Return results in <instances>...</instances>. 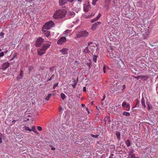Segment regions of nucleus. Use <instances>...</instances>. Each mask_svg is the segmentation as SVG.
Instances as JSON below:
<instances>
[{
	"instance_id": "nucleus-61",
	"label": "nucleus",
	"mask_w": 158,
	"mask_h": 158,
	"mask_svg": "<svg viewBox=\"0 0 158 158\" xmlns=\"http://www.w3.org/2000/svg\"><path fill=\"white\" fill-rule=\"evenodd\" d=\"M52 149L53 150H55V148H52Z\"/></svg>"
},
{
	"instance_id": "nucleus-50",
	"label": "nucleus",
	"mask_w": 158,
	"mask_h": 158,
	"mask_svg": "<svg viewBox=\"0 0 158 158\" xmlns=\"http://www.w3.org/2000/svg\"><path fill=\"white\" fill-rule=\"evenodd\" d=\"M103 72H104V73H106L105 66H104V67L103 68Z\"/></svg>"
},
{
	"instance_id": "nucleus-8",
	"label": "nucleus",
	"mask_w": 158,
	"mask_h": 158,
	"mask_svg": "<svg viewBox=\"0 0 158 158\" xmlns=\"http://www.w3.org/2000/svg\"><path fill=\"white\" fill-rule=\"evenodd\" d=\"M122 107L125 108L126 110L127 111H129L130 110V104H127L125 101H124L122 103Z\"/></svg>"
},
{
	"instance_id": "nucleus-55",
	"label": "nucleus",
	"mask_w": 158,
	"mask_h": 158,
	"mask_svg": "<svg viewBox=\"0 0 158 158\" xmlns=\"http://www.w3.org/2000/svg\"><path fill=\"white\" fill-rule=\"evenodd\" d=\"M62 109V108L61 107H60L59 108V111H60Z\"/></svg>"
},
{
	"instance_id": "nucleus-58",
	"label": "nucleus",
	"mask_w": 158,
	"mask_h": 158,
	"mask_svg": "<svg viewBox=\"0 0 158 158\" xmlns=\"http://www.w3.org/2000/svg\"><path fill=\"white\" fill-rule=\"evenodd\" d=\"M82 0H78V2H82Z\"/></svg>"
},
{
	"instance_id": "nucleus-59",
	"label": "nucleus",
	"mask_w": 158,
	"mask_h": 158,
	"mask_svg": "<svg viewBox=\"0 0 158 158\" xmlns=\"http://www.w3.org/2000/svg\"><path fill=\"white\" fill-rule=\"evenodd\" d=\"M14 57L13 59H14L15 58V57L16 56V53H15L14 54Z\"/></svg>"
},
{
	"instance_id": "nucleus-46",
	"label": "nucleus",
	"mask_w": 158,
	"mask_h": 158,
	"mask_svg": "<svg viewBox=\"0 0 158 158\" xmlns=\"http://www.w3.org/2000/svg\"><path fill=\"white\" fill-rule=\"evenodd\" d=\"M131 158H139L138 157H136L135 154L131 156Z\"/></svg>"
},
{
	"instance_id": "nucleus-28",
	"label": "nucleus",
	"mask_w": 158,
	"mask_h": 158,
	"mask_svg": "<svg viewBox=\"0 0 158 158\" xmlns=\"http://www.w3.org/2000/svg\"><path fill=\"white\" fill-rule=\"evenodd\" d=\"M24 130H25V131H31V129H30L28 127H24Z\"/></svg>"
},
{
	"instance_id": "nucleus-7",
	"label": "nucleus",
	"mask_w": 158,
	"mask_h": 158,
	"mask_svg": "<svg viewBox=\"0 0 158 158\" xmlns=\"http://www.w3.org/2000/svg\"><path fill=\"white\" fill-rule=\"evenodd\" d=\"M91 9L90 5L88 2L86 3L84 5L83 10L84 11L87 12L90 10Z\"/></svg>"
},
{
	"instance_id": "nucleus-35",
	"label": "nucleus",
	"mask_w": 158,
	"mask_h": 158,
	"mask_svg": "<svg viewBox=\"0 0 158 158\" xmlns=\"http://www.w3.org/2000/svg\"><path fill=\"white\" fill-rule=\"evenodd\" d=\"M89 51L88 50V47H86L84 50V52H88Z\"/></svg>"
},
{
	"instance_id": "nucleus-5",
	"label": "nucleus",
	"mask_w": 158,
	"mask_h": 158,
	"mask_svg": "<svg viewBox=\"0 0 158 158\" xmlns=\"http://www.w3.org/2000/svg\"><path fill=\"white\" fill-rule=\"evenodd\" d=\"M44 41V39L40 37L37 38L35 43L36 46L37 47L40 46L42 44Z\"/></svg>"
},
{
	"instance_id": "nucleus-19",
	"label": "nucleus",
	"mask_w": 158,
	"mask_h": 158,
	"mask_svg": "<svg viewBox=\"0 0 158 158\" xmlns=\"http://www.w3.org/2000/svg\"><path fill=\"white\" fill-rule=\"evenodd\" d=\"M116 135L118 140H120L121 139V135L120 133L118 132H116Z\"/></svg>"
},
{
	"instance_id": "nucleus-40",
	"label": "nucleus",
	"mask_w": 158,
	"mask_h": 158,
	"mask_svg": "<svg viewBox=\"0 0 158 158\" xmlns=\"http://www.w3.org/2000/svg\"><path fill=\"white\" fill-rule=\"evenodd\" d=\"M58 85V83H56V84H54V85L53 86V89H55V88L56 87H57V86Z\"/></svg>"
},
{
	"instance_id": "nucleus-43",
	"label": "nucleus",
	"mask_w": 158,
	"mask_h": 158,
	"mask_svg": "<svg viewBox=\"0 0 158 158\" xmlns=\"http://www.w3.org/2000/svg\"><path fill=\"white\" fill-rule=\"evenodd\" d=\"M95 15V13H92L89 16H88V18H90L91 17H92L94 16Z\"/></svg>"
},
{
	"instance_id": "nucleus-2",
	"label": "nucleus",
	"mask_w": 158,
	"mask_h": 158,
	"mask_svg": "<svg viewBox=\"0 0 158 158\" xmlns=\"http://www.w3.org/2000/svg\"><path fill=\"white\" fill-rule=\"evenodd\" d=\"M51 44V43L48 41L47 43L43 44L41 48L38 49V55L40 56L45 54L46 50L50 47Z\"/></svg>"
},
{
	"instance_id": "nucleus-13",
	"label": "nucleus",
	"mask_w": 158,
	"mask_h": 158,
	"mask_svg": "<svg viewBox=\"0 0 158 158\" xmlns=\"http://www.w3.org/2000/svg\"><path fill=\"white\" fill-rule=\"evenodd\" d=\"M68 2V0H59V4L61 6L65 4Z\"/></svg>"
},
{
	"instance_id": "nucleus-9",
	"label": "nucleus",
	"mask_w": 158,
	"mask_h": 158,
	"mask_svg": "<svg viewBox=\"0 0 158 158\" xmlns=\"http://www.w3.org/2000/svg\"><path fill=\"white\" fill-rule=\"evenodd\" d=\"M66 39L65 37H61L57 41V44H62L66 41Z\"/></svg>"
},
{
	"instance_id": "nucleus-26",
	"label": "nucleus",
	"mask_w": 158,
	"mask_h": 158,
	"mask_svg": "<svg viewBox=\"0 0 158 158\" xmlns=\"http://www.w3.org/2000/svg\"><path fill=\"white\" fill-rule=\"evenodd\" d=\"M134 150L132 149H131L129 152V155L131 157V156L135 154L133 153Z\"/></svg>"
},
{
	"instance_id": "nucleus-14",
	"label": "nucleus",
	"mask_w": 158,
	"mask_h": 158,
	"mask_svg": "<svg viewBox=\"0 0 158 158\" xmlns=\"http://www.w3.org/2000/svg\"><path fill=\"white\" fill-rule=\"evenodd\" d=\"M71 30L69 29L63 32V34L65 36H67L68 35L71 33Z\"/></svg>"
},
{
	"instance_id": "nucleus-57",
	"label": "nucleus",
	"mask_w": 158,
	"mask_h": 158,
	"mask_svg": "<svg viewBox=\"0 0 158 158\" xmlns=\"http://www.w3.org/2000/svg\"><path fill=\"white\" fill-rule=\"evenodd\" d=\"M114 154H112H112H110V156H111V157H112V156H114Z\"/></svg>"
},
{
	"instance_id": "nucleus-63",
	"label": "nucleus",
	"mask_w": 158,
	"mask_h": 158,
	"mask_svg": "<svg viewBox=\"0 0 158 158\" xmlns=\"http://www.w3.org/2000/svg\"><path fill=\"white\" fill-rule=\"evenodd\" d=\"M109 158H114L111 156H110Z\"/></svg>"
},
{
	"instance_id": "nucleus-31",
	"label": "nucleus",
	"mask_w": 158,
	"mask_h": 158,
	"mask_svg": "<svg viewBox=\"0 0 158 158\" xmlns=\"http://www.w3.org/2000/svg\"><path fill=\"white\" fill-rule=\"evenodd\" d=\"M60 95L62 99L63 100L64 99L65 97V95L64 93H62Z\"/></svg>"
},
{
	"instance_id": "nucleus-22",
	"label": "nucleus",
	"mask_w": 158,
	"mask_h": 158,
	"mask_svg": "<svg viewBox=\"0 0 158 158\" xmlns=\"http://www.w3.org/2000/svg\"><path fill=\"white\" fill-rule=\"evenodd\" d=\"M137 5L139 7H141L143 6L142 2L141 1L137 2Z\"/></svg>"
},
{
	"instance_id": "nucleus-39",
	"label": "nucleus",
	"mask_w": 158,
	"mask_h": 158,
	"mask_svg": "<svg viewBox=\"0 0 158 158\" xmlns=\"http://www.w3.org/2000/svg\"><path fill=\"white\" fill-rule=\"evenodd\" d=\"M37 129L38 131H41L42 130V128L40 126H38L37 127Z\"/></svg>"
},
{
	"instance_id": "nucleus-51",
	"label": "nucleus",
	"mask_w": 158,
	"mask_h": 158,
	"mask_svg": "<svg viewBox=\"0 0 158 158\" xmlns=\"http://www.w3.org/2000/svg\"><path fill=\"white\" fill-rule=\"evenodd\" d=\"M86 90V88L85 87H83V91H85Z\"/></svg>"
},
{
	"instance_id": "nucleus-20",
	"label": "nucleus",
	"mask_w": 158,
	"mask_h": 158,
	"mask_svg": "<svg viewBox=\"0 0 158 158\" xmlns=\"http://www.w3.org/2000/svg\"><path fill=\"white\" fill-rule=\"evenodd\" d=\"M146 104L148 106L147 109L148 110H149L152 108V106L148 102H146Z\"/></svg>"
},
{
	"instance_id": "nucleus-42",
	"label": "nucleus",
	"mask_w": 158,
	"mask_h": 158,
	"mask_svg": "<svg viewBox=\"0 0 158 158\" xmlns=\"http://www.w3.org/2000/svg\"><path fill=\"white\" fill-rule=\"evenodd\" d=\"M4 53L3 52H2L0 53V57H2L4 56Z\"/></svg>"
},
{
	"instance_id": "nucleus-33",
	"label": "nucleus",
	"mask_w": 158,
	"mask_h": 158,
	"mask_svg": "<svg viewBox=\"0 0 158 158\" xmlns=\"http://www.w3.org/2000/svg\"><path fill=\"white\" fill-rule=\"evenodd\" d=\"M101 16V14L100 13H99L98 15L97 16L96 18H95V20H98L99 19Z\"/></svg>"
},
{
	"instance_id": "nucleus-60",
	"label": "nucleus",
	"mask_w": 158,
	"mask_h": 158,
	"mask_svg": "<svg viewBox=\"0 0 158 158\" xmlns=\"http://www.w3.org/2000/svg\"><path fill=\"white\" fill-rule=\"evenodd\" d=\"M81 106L82 107H84L85 106V105L84 104H81Z\"/></svg>"
},
{
	"instance_id": "nucleus-16",
	"label": "nucleus",
	"mask_w": 158,
	"mask_h": 158,
	"mask_svg": "<svg viewBox=\"0 0 158 158\" xmlns=\"http://www.w3.org/2000/svg\"><path fill=\"white\" fill-rule=\"evenodd\" d=\"M23 75V73L22 70H20V73L19 75L17 76V78L18 80L22 79Z\"/></svg>"
},
{
	"instance_id": "nucleus-18",
	"label": "nucleus",
	"mask_w": 158,
	"mask_h": 158,
	"mask_svg": "<svg viewBox=\"0 0 158 158\" xmlns=\"http://www.w3.org/2000/svg\"><path fill=\"white\" fill-rule=\"evenodd\" d=\"M141 104L143 106V108H145L146 107V106L145 105V100L144 98L143 97L141 99Z\"/></svg>"
},
{
	"instance_id": "nucleus-34",
	"label": "nucleus",
	"mask_w": 158,
	"mask_h": 158,
	"mask_svg": "<svg viewBox=\"0 0 158 158\" xmlns=\"http://www.w3.org/2000/svg\"><path fill=\"white\" fill-rule=\"evenodd\" d=\"M98 1V0H93L92 2V4L94 6H95L97 2Z\"/></svg>"
},
{
	"instance_id": "nucleus-29",
	"label": "nucleus",
	"mask_w": 158,
	"mask_h": 158,
	"mask_svg": "<svg viewBox=\"0 0 158 158\" xmlns=\"http://www.w3.org/2000/svg\"><path fill=\"white\" fill-rule=\"evenodd\" d=\"M139 101L137 100L136 102V105L133 107V108H135L136 107H138L139 106Z\"/></svg>"
},
{
	"instance_id": "nucleus-11",
	"label": "nucleus",
	"mask_w": 158,
	"mask_h": 158,
	"mask_svg": "<svg viewBox=\"0 0 158 158\" xmlns=\"http://www.w3.org/2000/svg\"><path fill=\"white\" fill-rule=\"evenodd\" d=\"M9 63L6 62L3 64L1 66V68L3 69V70H4L9 67Z\"/></svg>"
},
{
	"instance_id": "nucleus-12",
	"label": "nucleus",
	"mask_w": 158,
	"mask_h": 158,
	"mask_svg": "<svg viewBox=\"0 0 158 158\" xmlns=\"http://www.w3.org/2000/svg\"><path fill=\"white\" fill-rule=\"evenodd\" d=\"M68 50L69 49L68 48H63L60 50V52L63 55H67Z\"/></svg>"
},
{
	"instance_id": "nucleus-48",
	"label": "nucleus",
	"mask_w": 158,
	"mask_h": 158,
	"mask_svg": "<svg viewBox=\"0 0 158 158\" xmlns=\"http://www.w3.org/2000/svg\"><path fill=\"white\" fill-rule=\"evenodd\" d=\"M97 21V20H95V19H92L91 20V22L92 23H93V22H94V21Z\"/></svg>"
},
{
	"instance_id": "nucleus-36",
	"label": "nucleus",
	"mask_w": 158,
	"mask_h": 158,
	"mask_svg": "<svg viewBox=\"0 0 158 158\" xmlns=\"http://www.w3.org/2000/svg\"><path fill=\"white\" fill-rule=\"evenodd\" d=\"M91 44H93V43L92 42H89L88 43V46H90V47H92L94 46V44H93V45L92 46H90Z\"/></svg>"
},
{
	"instance_id": "nucleus-52",
	"label": "nucleus",
	"mask_w": 158,
	"mask_h": 158,
	"mask_svg": "<svg viewBox=\"0 0 158 158\" xmlns=\"http://www.w3.org/2000/svg\"><path fill=\"white\" fill-rule=\"evenodd\" d=\"M74 0H68V1H69L70 2H72Z\"/></svg>"
},
{
	"instance_id": "nucleus-45",
	"label": "nucleus",
	"mask_w": 158,
	"mask_h": 158,
	"mask_svg": "<svg viewBox=\"0 0 158 158\" xmlns=\"http://www.w3.org/2000/svg\"><path fill=\"white\" fill-rule=\"evenodd\" d=\"M4 35V33L2 32H1L0 34L1 37H3Z\"/></svg>"
},
{
	"instance_id": "nucleus-62",
	"label": "nucleus",
	"mask_w": 158,
	"mask_h": 158,
	"mask_svg": "<svg viewBox=\"0 0 158 158\" xmlns=\"http://www.w3.org/2000/svg\"><path fill=\"white\" fill-rule=\"evenodd\" d=\"M125 85H123V88H125Z\"/></svg>"
},
{
	"instance_id": "nucleus-27",
	"label": "nucleus",
	"mask_w": 158,
	"mask_h": 158,
	"mask_svg": "<svg viewBox=\"0 0 158 158\" xmlns=\"http://www.w3.org/2000/svg\"><path fill=\"white\" fill-rule=\"evenodd\" d=\"M97 57L98 56L95 55H94L93 56V61L95 63H96L97 62Z\"/></svg>"
},
{
	"instance_id": "nucleus-37",
	"label": "nucleus",
	"mask_w": 158,
	"mask_h": 158,
	"mask_svg": "<svg viewBox=\"0 0 158 158\" xmlns=\"http://www.w3.org/2000/svg\"><path fill=\"white\" fill-rule=\"evenodd\" d=\"M54 74L52 75V76H51V77L48 80V81H51L52 79L53 78H54Z\"/></svg>"
},
{
	"instance_id": "nucleus-41",
	"label": "nucleus",
	"mask_w": 158,
	"mask_h": 158,
	"mask_svg": "<svg viewBox=\"0 0 158 158\" xmlns=\"http://www.w3.org/2000/svg\"><path fill=\"white\" fill-rule=\"evenodd\" d=\"M54 67H51L49 69L51 71L53 72L54 71Z\"/></svg>"
},
{
	"instance_id": "nucleus-21",
	"label": "nucleus",
	"mask_w": 158,
	"mask_h": 158,
	"mask_svg": "<svg viewBox=\"0 0 158 158\" xmlns=\"http://www.w3.org/2000/svg\"><path fill=\"white\" fill-rule=\"evenodd\" d=\"M126 144L127 147H129L131 145V142L129 140L127 139L126 141Z\"/></svg>"
},
{
	"instance_id": "nucleus-1",
	"label": "nucleus",
	"mask_w": 158,
	"mask_h": 158,
	"mask_svg": "<svg viewBox=\"0 0 158 158\" xmlns=\"http://www.w3.org/2000/svg\"><path fill=\"white\" fill-rule=\"evenodd\" d=\"M66 14V11L64 8L58 9L56 10L53 15V18L58 19L64 17Z\"/></svg>"
},
{
	"instance_id": "nucleus-4",
	"label": "nucleus",
	"mask_w": 158,
	"mask_h": 158,
	"mask_svg": "<svg viewBox=\"0 0 158 158\" xmlns=\"http://www.w3.org/2000/svg\"><path fill=\"white\" fill-rule=\"evenodd\" d=\"M54 26L55 24L54 22L50 20L46 22L43 27L48 29H50L51 28L54 27Z\"/></svg>"
},
{
	"instance_id": "nucleus-53",
	"label": "nucleus",
	"mask_w": 158,
	"mask_h": 158,
	"mask_svg": "<svg viewBox=\"0 0 158 158\" xmlns=\"http://www.w3.org/2000/svg\"><path fill=\"white\" fill-rule=\"evenodd\" d=\"M2 142V138L0 137V143H1Z\"/></svg>"
},
{
	"instance_id": "nucleus-44",
	"label": "nucleus",
	"mask_w": 158,
	"mask_h": 158,
	"mask_svg": "<svg viewBox=\"0 0 158 158\" xmlns=\"http://www.w3.org/2000/svg\"><path fill=\"white\" fill-rule=\"evenodd\" d=\"M105 2H107L108 4H110L111 0H105Z\"/></svg>"
},
{
	"instance_id": "nucleus-56",
	"label": "nucleus",
	"mask_w": 158,
	"mask_h": 158,
	"mask_svg": "<svg viewBox=\"0 0 158 158\" xmlns=\"http://www.w3.org/2000/svg\"><path fill=\"white\" fill-rule=\"evenodd\" d=\"M140 77V76H137V77H135V78H138V79H139V77Z\"/></svg>"
},
{
	"instance_id": "nucleus-64",
	"label": "nucleus",
	"mask_w": 158,
	"mask_h": 158,
	"mask_svg": "<svg viewBox=\"0 0 158 158\" xmlns=\"http://www.w3.org/2000/svg\"><path fill=\"white\" fill-rule=\"evenodd\" d=\"M86 108V110L87 111H88V108Z\"/></svg>"
},
{
	"instance_id": "nucleus-54",
	"label": "nucleus",
	"mask_w": 158,
	"mask_h": 158,
	"mask_svg": "<svg viewBox=\"0 0 158 158\" xmlns=\"http://www.w3.org/2000/svg\"><path fill=\"white\" fill-rule=\"evenodd\" d=\"M116 0H113V2L114 3V4L116 3Z\"/></svg>"
},
{
	"instance_id": "nucleus-17",
	"label": "nucleus",
	"mask_w": 158,
	"mask_h": 158,
	"mask_svg": "<svg viewBox=\"0 0 158 158\" xmlns=\"http://www.w3.org/2000/svg\"><path fill=\"white\" fill-rule=\"evenodd\" d=\"M68 14L71 17H73L75 15V13L73 11H70L68 12Z\"/></svg>"
},
{
	"instance_id": "nucleus-47",
	"label": "nucleus",
	"mask_w": 158,
	"mask_h": 158,
	"mask_svg": "<svg viewBox=\"0 0 158 158\" xmlns=\"http://www.w3.org/2000/svg\"><path fill=\"white\" fill-rule=\"evenodd\" d=\"M87 64L88 65V66L89 67V69H90V68H91V65H90V63H87Z\"/></svg>"
},
{
	"instance_id": "nucleus-38",
	"label": "nucleus",
	"mask_w": 158,
	"mask_h": 158,
	"mask_svg": "<svg viewBox=\"0 0 158 158\" xmlns=\"http://www.w3.org/2000/svg\"><path fill=\"white\" fill-rule=\"evenodd\" d=\"M33 68V66H30L29 68V70L30 72Z\"/></svg>"
},
{
	"instance_id": "nucleus-49",
	"label": "nucleus",
	"mask_w": 158,
	"mask_h": 158,
	"mask_svg": "<svg viewBox=\"0 0 158 158\" xmlns=\"http://www.w3.org/2000/svg\"><path fill=\"white\" fill-rule=\"evenodd\" d=\"M105 97H105V95H104L103 96V98L102 99V101H103L105 99Z\"/></svg>"
},
{
	"instance_id": "nucleus-23",
	"label": "nucleus",
	"mask_w": 158,
	"mask_h": 158,
	"mask_svg": "<svg viewBox=\"0 0 158 158\" xmlns=\"http://www.w3.org/2000/svg\"><path fill=\"white\" fill-rule=\"evenodd\" d=\"M73 84H72V85L74 88H75V86L77 84V81L75 79H73Z\"/></svg>"
},
{
	"instance_id": "nucleus-10",
	"label": "nucleus",
	"mask_w": 158,
	"mask_h": 158,
	"mask_svg": "<svg viewBox=\"0 0 158 158\" xmlns=\"http://www.w3.org/2000/svg\"><path fill=\"white\" fill-rule=\"evenodd\" d=\"M101 23L100 22H97L94 23L91 26V29L93 31H95L97 29L98 24H100Z\"/></svg>"
},
{
	"instance_id": "nucleus-32",
	"label": "nucleus",
	"mask_w": 158,
	"mask_h": 158,
	"mask_svg": "<svg viewBox=\"0 0 158 158\" xmlns=\"http://www.w3.org/2000/svg\"><path fill=\"white\" fill-rule=\"evenodd\" d=\"M90 135L91 136V137L96 138H98L99 135H98L96 134L95 135H94L92 134H91Z\"/></svg>"
},
{
	"instance_id": "nucleus-6",
	"label": "nucleus",
	"mask_w": 158,
	"mask_h": 158,
	"mask_svg": "<svg viewBox=\"0 0 158 158\" xmlns=\"http://www.w3.org/2000/svg\"><path fill=\"white\" fill-rule=\"evenodd\" d=\"M49 30L44 27H43L42 28L43 34L47 37H48L50 35V31H49Z\"/></svg>"
},
{
	"instance_id": "nucleus-25",
	"label": "nucleus",
	"mask_w": 158,
	"mask_h": 158,
	"mask_svg": "<svg viewBox=\"0 0 158 158\" xmlns=\"http://www.w3.org/2000/svg\"><path fill=\"white\" fill-rule=\"evenodd\" d=\"M31 131H33L35 133H38V132L36 131L35 127L34 126H33L32 127V129H31Z\"/></svg>"
},
{
	"instance_id": "nucleus-15",
	"label": "nucleus",
	"mask_w": 158,
	"mask_h": 158,
	"mask_svg": "<svg viewBox=\"0 0 158 158\" xmlns=\"http://www.w3.org/2000/svg\"><path fill=\"white\" fill-rule=\"evenodd\" d=\"M148 31H146L145 32H142V35L143 36V38L144 39H146L147 38L148 35Z\"/></svg>"
},
{
	"instance_id": "nucleus-30",
	"label": "nucleus",
	"mask_w": 158,
	"mask_h": 158,
	"mask_svg": "<svg viewBox=\"0 0 158 158\" xmlns=\"http://www.w3.org/2000/svg\"><path fill=\"white\" fill-rule=\"evenodd\" d=\"M52 94H48V96L45 98V100H48L50 98Z\"/></svg>"
},
{
	"instance_id": "nucleus-3",
	"label": "nucleus",
	"mask_w": 158,
	"mask_h": 158,
	"mask_svg": "<svg viewBox=\"0 0 158 158\" xmlns=\"http://www.w3.org/2000/svg\"><path fill=\"white\" fill-rule=\"evenodd\" d=\"M89 35L88 32L86 30H84L77 32L76 34V38H81L85 37Z\"/></svg>"
},
{
	"instance_id": "nucleus-24",
	"label": "nucleus",
	"mask_w": 158,
	"mask_h": 158,
	"mask_svg": "<svg viewBox=\"0 0 158 158\" xmlns=\"http://www.w3.org/2000/svg\"><path fill=\"white\" fill-rule=\"evenodd\" d=\"M123 114L125 116H128L130 115V114L129 112H123Z\"/></svg>"
}]
</instances>
